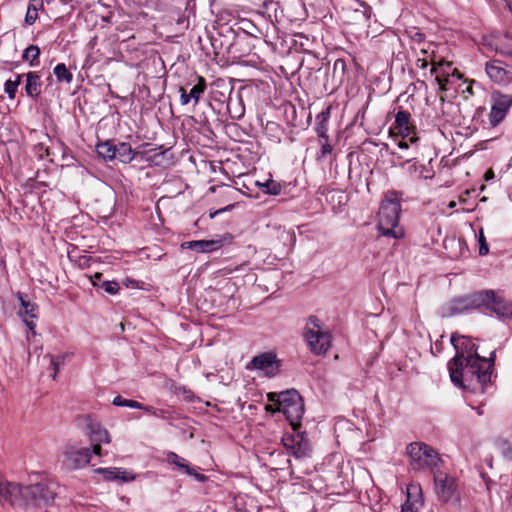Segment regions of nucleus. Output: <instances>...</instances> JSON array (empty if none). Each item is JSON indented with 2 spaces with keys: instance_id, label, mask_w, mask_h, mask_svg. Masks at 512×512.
I'll return each mask as SVG.
<instances>
[{
  "instance_id": "obj_1",
  "label": "nucleus",
  "mask_w": 512,
  "mask_h": 512,
  "mask_svg": "<svg viewBox=\"0 0 512 512\" xmlns=\"http://www.w3.org/2000/svg\"><path fill=\"white\" fill-rule=\"evenodd\" d=\"M450 341L456 350L448 363L451 381L463 389L484 393L485 387L491 382L495 350L489 353V357L481 356L479 347L471 338L457 333L451 335Z\"/></svg>"
},
{
  "instance_id": "obj_2",
  "label": "nucleus",
  "mask_w": 512,
  "mask_h": 512,
  "mask_svg": "<svg viewBox=\"0 0 512 512\" xmlns=\"http://www.w3.org/2000/svg\"><path fill=\"white\" fill-rule=\"evenodd\" d=\"M400 212L401 194L394 190L388 191L378 212L377 228L382 235L395 239L404 236V230L399 226Z\"/></svg>"
},
{
  "instance_id": "obj_3",
  "label": "nucleus",
  "mask_w": 512,
  "mask_h": 512,
  "mask_svg": "<svg viewBox=\"0 0 512 512\" xmlns=\"http://www.w3.org/2000/svg\"><path fill=\"white\" fill-rule=\"evenodd\" d=\"M410 465L413 470H436L441 463L438 452L424 442H413L407 446Z\"/></svg>"
},
{
  "instance_id": "obj_4",
  "label": "nucleus",
  "mask_w": 512,
  "mask_h": 512,
  "mask_svg": "<svg viewBox=\"0 0 512 512\" xmlns=\"http://www.w3.org/2000/svg\"><path fill=\"white\" fill-rule=\"evenodd\" d=\"M304 336L309 349L314 354H324L331 346V334L322 328L320 320L316 316H310L305 326Z\"/></svg>"
},
{
  "instance_id": "obj_5",
  "label": "nucleus",
  "mask_w": 512,
  "mask_h": 512,
  "mask_svg": "<svg viewBox=\"0 0 512 512\" xmlns=\"http://www.w3.org/2000/svg\"><path fill=\"white\" fill-rule=\"evenodd\" d=\"M58 484L50 479L26 486V506H47L57 495Z\"/></svg>"
},
{
  "instance_id": "obj_6",
  "label": "nucleus",
  "mask_w": 512,
  "mask_h": 512,
  "mask_svg": "<svg viewBox=\"0 0 512 512\" xmlns=\"http://www.w3.org/2000/svg\"><path fill=\"white\" fill-rule=\"evenodd\" d=\"M278 412H282L293 430H298L301 425V419L304 415V403L299 392L295 389L285 391L284 399L279 407H276Z\"/></svg>"
},
{
  "instance_id": "obj_7",
  "label": "nucleus",
  "mask_w": 512,
  "mask_h": 512,
  "mask_svg": "<svg viewBox=\"0 0 512 512\" xmlns=\"http://www.w3.org/2000/svg\"><path fill=\"white\" fill-rule=\"evenodd\" d=\"M489 299H493V290H483L455 298L450 302L447 308V314L454 316L480 309L484 306L485 301H489Z\"/></svg>"
},
{
  "instance_id": "obj_8",
  "label": "nucleus",
  "mask_w": 512,
  "mask_h": 512,
  "mask_svg": "<svg viewBox=\"0 0 512 512\" xmlns=\"http://www.w3.org/2000/svg\"><path fill=\"white\" fill-rule=\"evenodd\" d=\"M62 463L69 470H77L87 466L91 461V449L66 444L62 449Z\"/></svg>"
},
{
  "instance_id": "obj_9",
  "label": "nucleus",
  "mask_w": 512,
  "mask_h": 512,
  "mask_svg": "<svg viewBox=\"0 0 512 512\" xmlns=\"http://www.w3.org/2000/svg\"><path fill=\"white\" fill-rule=\"evenodd\" d=\"M148 146L149 144H144L138 150H133L129 143L120 142L116 145V157L125 164L133 160L154 162L155 158L163 153H156V149H146Z\"/></svg>"
},
{
  "instance_id": "obj_10",
  "label": "nucleus",
  "mask_w": 512,
  "mask_h": 512,
  "mask_svg": "<svg viewBox=\"0 0 512 512\" xmlns=\"http://www.w3.org/2000/svg\"><path fill=\"white\" fill-rule=\"evenodd\" d=\"M433 474L434 488L439 500L443 502L458 500L459 493L456 479L439 470H435Z\"/></svg>"
},
{
  "instance_id": "obj_11",
  "label": "nucleus",
  "mask_w": 512,
  "mask_h": 512,
  "mask_svg": "<svg viewBox=\"0 0 512 512\" xmlns=\"http://www.w3.org/2000/svg\"><path fill=\"white\" fill-rule=\"evenodd\" d=\"M26 486L9 482L0 477V502H6L11 506H26Z\"/></svg>"
},
{
  "instance_id": "obj_12",
  "label": "nucleus",
  "mask_w": 512,
  "mask_h": 512,
  "mask_svg": "<svg viewBox=\"0 0 512 512\" xmlns=\"http://www.w3.org/2000/svg\"><path fill=\"white\" fill-rule=\"evenodd\" d=\"M280 361L273 352H264L254 356L247 364L248 370L262 371L267 377H274L280 371Z\"/></svg>"
},
{
  "instance_id": "obj_13",
  "label": "nucleus",
  "mask_w": 512,
  "mask_h": 512,
  "mask_svg": "<svg viewBox=\"0 0 512 512\" xmlns=\"http://www.w3.org/2000/svg\"><path fill=\"white\" fill-rule=\"evenodd\" d=\"M512 106V96L501 93L492 95V106L489 113L490 124L497 126L507 115Z\"/></svg>"
},
{
  "instance_id": "obj_14",
  "label": "nucleus",
  "mask_w": 512,
  "mask_h": 512,
  "mask_svg": "<svg viewBox=\"0 0 512 512\" xmlns=\"http://www.w3.org/2000/svg\"><path fill=\"white\" fill-rule=\"evenodd\" d=\"M297 438L299 439L289 435L282 438V443L285 448L291 450L292 455L297 459L309 456L311 448L308 441L304 440L302 436H297Z\"/></svg>"
},
{
  "instance_id": "obj_15",
  "label": "nucleus",
  "mask_w": 512,
  "mask_h": 512,
  "mask_svg": "<svg viewBox=\"0 0 512 512\" xmlns=\"http://www.w3.org/2000/svg\"><path fill=\"white\" fill-rule=\"evenodd\" d=\"M509 66L500 60H492L487 62L485 70L490 79L496 83H504L508 81L511 71Z\"/></svg>"
},
{
  "instance_id": "obj_16",
  "label": "nucleus",
  "mask_w": 512,
  "mask_h": 512,
  "mask_svg": "<svg viewBox=\"0 0 512 512\" xmlns=\"http://www.w3.org/2000/svg\"><path fill=\"white\" fill-rule=\"evenodd\" d=\"M483 307H486L487 309L493 311L499 317L512 319V303L496 295L494 291L493 299L485 301Z\"/></svg>"
},
{
  "instance_id": "obj_17",
  "label": "nucleus",
  "mask_w": 512,
  "mask_h": 512,
  "mask_svg": "<svg viewBox=\"0 0 512 512\" xmlns=\"http://www.w3.org/2000/svg\"><path fill=\"white\" fill-rule=\"evenodd\" d=\"M225 243L222 240H193L181 244L182 249L193 250L198 253H210L220 249Z\"/></svg>"
},
{
  "instance_id": "obj_18",
  "label": "nucleus",
  "mask_w": 512,
  "mask_h": 512,
  "mask_svg": "<svg viewBox=\"0 0 512 512\" xmlns=\"http://www.w3.org/2000/svg\"><path fill=\"white\" fill-rule=\"evenodd\" d=\"M347 6L355 13V20L362 25H368L370 22L372 8L362 0H347Z\"/></svg>"
},
{
  "instance_id": "obj_19",
  "label": "nucleus",
  "mask_w": 512,
  "mask_h": 512,
  "mask_svg": "<svg viewBox=\"0 0 512 512\" xmlns=\"http://www.w3.org/2000/svg\"><path fill=\"white\" fill-rule=\"evenodd\" d=\"M411 115L408 111L400 110L395 115L394 129L402 138H407L414 133L415 127L410 123Z\"/></svg>"
},
{
  "instance_id": "obj_20",
  "label": "nucleus",
  "mask_w": 512,
  "mask_h": 512,
  "mask_svg": "<svg viewBox=\"0 0 512 512\" xmlns=\"http://www.w3.org/2000/svg\"><path fill=\"white\" fill-rule=\"evenodd\" d=\"M19 300L21 302L22 310L19 311V315L23 318L26 326L29 328V330L32 332L33 335L36 334L35 332V323L33 320L30 319L37 318V310L38 307L36 304L31 303L29 301H26L22 295L19 294Z\"/></svg>"
},
{
  "instance_id": "obj_21",
  "label": "nucleus",
  "mask_w": 512,
  "mask_h": 512,
  "mask_svg": "<svg viewBox=\"0 0 512 512\" xmlns=\"http://www.w3.org/2000/svg\"><path fill=\"white\" fill-rule=\"evenodd\" d=\"M88 436L92 443H104L108 444L111 442L109 432L98 422H91L87 426Z\"/></svg>"
},
{
  "instance_id": "obj_22",
  "label": "nucleus",
  "mask_w": 512,
  "mask_h": 512,
  "mask_svg": "<svg viewBox=\"0 0 512 512\" xmlns=\"http://www.w3.org/2000/svg\"><path fill=\"white\" fill-rule=\"evenodd\" d=\"M25 76V92L29 97L36 99L41 93V78L36 72H28Z\"/></svg>"
},
{
  "instance_id": "obj_23",
  "label": "nucleus",
  "mask_w": 512,
  "mask_h": 512,
  "mask_svg": "<svg viewBox=\"0 0 512 512\" xmlns=\"http://www.w3.org/2000/svg\"><path fill=\"white\" fill-rule=\"evenodd\" d=\"M494 49L496 52L512 57V35L503 34L495 37Z\"/></svg>"
},
{
  "instance_id": "obj_24",
  "label": "nucleus",
  "mask_w": 512,
  "mask_h": 512,
  "mask_svg": "<svg viewBox=\"0 0 512 512\" xmlns=\"http://www.w3.org/2000/svg\"><path fill=\"white\" fill-rule=\"evenodd\" d=\"M330 116V109L322 111L316 117V132L319 138L328 141V120Z\"/></svg>"
},
{
  "instance_id": "obj_25",
  "label": "nucleus",
  "mask_w": 512,
  "mask_h": 512,
  "mask_svg": "<svg viewBox=\"0 0 512 512\" xmlns=\"http://www.w3.org/2000/svg\"><path fill=\"white\" fill-rule=\"evenodd\" d=\"M96 152L105 161H112L116 158V145L111 141H104L96 145Z\"/></svg>"
},
{
  "instance_id": "obj_26",
  "label": "nucleus",
  "mask_w": 512,
  "mask_h": 512,
  "mask_svg": "<svg viewBox=\"0 0 512 512\" xmlns=\"http://www.w3.org/2000/svg\"><path fill=\"white\" fill-rule=\"evenodd\" d=\"M43 0H30L25 16V23L32 25L38 18V11L43 9Z\"/></svg>"
},
{
  "instance_id": "obj_27",
  "label": "nucleus",
  "mask_w": 512,
  "mask_h": 512,
  "mask_svg": "<svg viewBox=\"0 0 512 512\" xmlns=\"http://www.w3.org/2000/svg\"><path fill=\"white\" fill-rule=\"evenodd\" d=\"M196 79L197 83L188 92L190 99L194 101V105H196L199 102L201 95L205 92L207 88V83L204 77L197 76Z\"/></svg>"
},
{
  "instance_id": "obj_28",
  "label": "nucleus",
  "mask_w": 512,
  "mask_h": 512,
  "mask_svg": "<svg viewBox=\"0 0 512 512\" xmlns=\"http://www.w3.org/2000/svg\"><path fill=\"white\" fill-rule=\"evenodd\" d=\"M257 185L260 187L263 193L269 195H279L282 191V185L273 179H268L264 183L257 182Z\"/></svg>"
},
{
  "instance_id": "obj_29",
  "label": "nucleus",
  "mask_w": 512,
  "mask_h": 512,
  "mask_svg": "<svg viewBox=\"0 0 512 512\" xmlns=\"http://www.w3.org/2000/svg\"><path fill=\"white\" fill-rule=\"evenodd\" d=\"M40 55V49L36 45H30L28 46L22 55V59L24 61L29 62L30 66H36L38 65V58Z\"/></svg>"
},
{
  "instance_id": "obj_30",
  "label": "nucleus",
  "mask_w": 512,
  "mask_h": 512,
  "mask_svg": "<svg viewBox=\"0 0 512 512\" xmlns=\"http://www.w3.org/2000/svg\"><path fill=\"white\" fill-rule=\"evenodd\" d=\"M22 76L20 74L15 75L14 80H7L4 84V91L8 95V98L15 99L19 85L21 84Z\"/></svg>"
},
{
  "instance_id": "obj_31",
  "label": "nucleus",
  "mask_w": 512,
  "mask_h": 512,
  "mask_svg": "<svg viewBox=\"0 0 512 512\" xmlns=\"http://www.w3.org/2000/svg\"><path fill=\"white\" fill-rule=\"evenodd\" d=\"M54 75L57 81L70 83L73 79L72 73L67 69L64 63H59L54 67Z\"/></svg>"
},
{
  "instance_id": "obj_32",
  "label": "nucleus",
  "mask_w": 512,
  "mask_h": 512,
  "mask_svg": "<svg viewBox=\"0 0 512 512\" xmlns=\"http://www.w3.org/2000/svg\"><path fill=\"white\" fill-rule=\"evenodd\" d=\"M166 460L169 464H172L179 468V470L183 471L184 473H190L189 471V465L187 464L186 460L179 455H177L174 452H169L166 456Z\"/></svg>"
},
{
  "instance_id": "obj_33",
  "label": "nucleus",
  "mask_w": 512,
  "mask_h": 512,
  "mask_svg": "<svg viewBox=\"0 0 512 512\" xmlns=\"http://www.w3.org/2000/svg\"><path fill=\"white\" fill-rule=\"evenodd\" d=\"M47 357H49V359H50V366L53 370V373L51 375L52 379L55 380L57 377V374L59 372V367L61 364H64L67 355L63 354V355H59L56 357L52 356V355H47Z\"/></svg>"
},
{
  "instance_id": "obj_34",
  "label": "nucleus",
  "mask_w": 512,
  "mask_h": 512,
  "mask_svg": "<svg viewBox=\"0 0 512 512\" xmlns=\"http://www.w3.org/2000/svg\"><path fill=\"white\" fill-rule=\"evenodd\" d=\"M97 472L103 474L107 480H117L119 474H127V471L121 468H99Z\"/></svg>"
},
{
  "instance_id": "obj_35",
  "label": "nucleus",
  "mask_w": 512,
  "mask_h": 512,
  "mask_svg": "<svg viewBox=\"0 0 512 512\" xmlns=\"http://www.w3.org/2000/svg\"><path fill=\"white\" fill-rule=\"evenodd\" d=\"M113 405L120 407H129V408H142L141 403L135 400L124 399L121 396H117L113 399Z\"/></svg>"
},
{
  "instance_id": "obj_36",
  "label": "nucleus",
  "mask_w": 512,
  "mask_h": 512,
  "mask_svg": "<svg viewBox=\"0 0 512 512\" xmlns=\"http://www.w3.org/2000/svg\"><path fill=\"white\" fill-rule=\"evenodd\" d=\"M478 242H479V254L481 256H484V255L488 254L489 247H488V244H487V241H486L483 229H480V231H479Z\"/></svg>"
},
{
  "instance_id": "obj_37",
  "label": "nucleus",
  "mask_w": 512,
  "mask_h": 512,
  "mask_svg": "<svg viewBox=\"0 0 512 512\" xmlns=\"http://www.w3.org/2000/svg\"><path fill=\"white\" fill-rule=\"evenodd\" d=\"M100 287L111 295L117 294L119 291V284L116 281H103Z\"/></svg>"
},
{
  "instance_id": "obj_38",
  "label": "nucleus",
  "mask_w": 512,
  "mask_h": 512,
  "mask_svg": "<svg viewBox=\"0 0 512 512\" xmlns=\"http://www.w3.org/2000/svg\"><path fill=\"white\" fill-rule=\"evenodd\" d=\"M425 170V166L418 163H412L408 167V173L411 176H415L417 178H421L423 176V172Z\"/></svg>"
},
{
  "instance_id": "obj_39",
  "label": "nucleus",
  "mask_w": 512,
  "mask_h": 512,
  "mask_svg": "<svg viewBox=\"0 0 512 512\" xmlns=\"http://www.w3.org/2000/svg\"><path fill=\"white\" fill-rule=\"evenodd\" d=\"M285 391L282 392H270L267 394V399L273 402L276 407H279L284 399Z\"/></svg>"
},
{
  "instance_id": "obj_40",
  "label": "nucleus",
  "mask_w": 512,
  "mask_h": 512,
  "mask_svg": "<svg viewBox=\"0 0 512 512\" xmlns=\"http://www.w3.org/2000/svg\"><path fill=\"white\" fill-rule=\"evenodd\" d=\"M321 150L319 158H324L326 155L332 153V146L328 143V141L324 140V142H320Z\"/></svg>"
},
{
  "instance_id": "obj_41",
  "label": "nucleus",
  "mask_w": 512,
  "mask_h": 512,
  "mask_svg": "<svg viewBox=\"0 0 512 512\" xmlns=\"http://www.w3.org/2000/svg\"><path fill=\"white\" fill-rule=\"evenodd\" d=\"M418 140H419V138L417 136H415V134L413 133V135L411 134L409 136V140L408 141H405V140L399 141L398 142V147L400 149H407L409 147V143L414 144Z\"/></svg>"
},
{
  "instance_id": "obj_42",
  "label": "nucleus",
  "mask_w": 512,
  "mask_h": 512,
  "mask_svg": "<svg viewBox=\"0 0 512 512\" xmlns=\"http://www.w3.org/2000/svg\"><path fill=\"white\" fill-rule=\"evenodd\" d=\"M179 92H180V103L182 105H187L191 101V99L188 95V92L183 87L179 88Z\"/></svg>"
},
{
  "instance_id": "obj_43",
  "label": "nucleus",
  "mask_w": 512,
  "mask_h": 512,
  "mask_svg": "<svg viewBox=\"0 0 512 512\" xmlns=\"http://www.w3.org/2000/svg\"><path fill=\"white\" fill-rule=\"evenodd\" d=\"M190 473H187L188 475L194 477L199 482H205L207 480V477L204 474L196 472L194 468H191L189 466Z\"/></svg>"
},
{
  "instance_id": "obj_44",
  "label": "nucleus",
  "mask_w": 512,
  "mask_h": 512,
  "mask_svg": "<svg viewBox=\"0 0 512 512\" xmlns=\"http://www.w3.org/2000/svg\"><path fill=\"white\" fill-rule=\"evenodd\" d=\"M401 512H418V509L414 507V504L408 498L407 501L402 505Z\"/></svg>"
},
{
  "instance_id": "obj_45",
  "label": "nucleus",
  "mask_w": 512,
  "mask_h": 512,
  "mask_svg": "<svg viewBox=\"0 0 512 512\" xmlns=\"http://www.w3.org/2000/svg\"><path fill=\"white\" fill-rule=\"evenodd\" d=\"M153 415L156 417L162 418V419H168L170 413L163 409H156V410H153Z\"/></svg>"
},
{
  "instance_id": "obj_46",
  "label": "nucleus",
  "mask_w": 512,
  "mask_h": 512,
  "mask_svg": "<svg viewBox=\"0 0 512 512\" xmlns=\"http://www.w3.org/2000/svg\"><path fill=\"white\" fill-rule=\"evenodd\" d=\"M135 479V476L127 471V474H119L117 480H121L123 482H129Z\"/></svg>"
},
{
  "instance_id": "obj_47",
  "label": "nucleus",
  "mask_w": 512,
  "mask_h": 512,
  "mask_svg": "<svg viewBox=\"0 0 512 512\" xmlns=\"http://www.w3.org/2000/svg\"><path fill=\"white\" fill-rule=\"evenodd\" d=\"M101 443H92V450H91V454L94 453L95 455L97 456H101L102 455V448H101Z\"/></svg>"
},
{
  "instance_id": "obj_48",
  "label": "nucleus",
  "mask_w": 512,
  "mask_h": 512,
  "mask_svg": "<svg viewBox=\"0 0 512 512\" xmlns=\"http://www.w3.org/2000/svg\"><path fill=\"white\" fill-rule=\"evenodd\" d=\"M503 455L507 458H511L512 459V445H507L504 449H503Z\"/></svg>"
},
{
  "instance_id": "obj_49",
  "label": "nucleus",
  "mask_w": 512,
  "mask_h": 512,
  "mask_svg": "<svg viewBox=\"0 0 512 512\" xmlns=\"http://www.w3.org/2000/svg\"><path fill=\"white\" fill-rule=\"evenodd\" d=\"M416 64L417 67L421 69H426L428 67V61L426 59H418Z\"/></svg>"
},
{
  "instance_id": "obj_50",
  "label": "nucleus",
  "mask_w": 512,
  "mask_h": 512,
  "mask_svg": "<svg viewBox=\"0 0 512 512\" xmlns=\"http://www.w3.org/2000/svg\"><path fill=\"white\" fill-rule=\"evenodd\" d=\"M141 407L142 408H139L140 410H144L145 412H148L151 414H153V410H156V408H154L153 406H146V405H143L142 403H141Z\"/></svg>"
},
{
  "instance_id": "obj_51",
  "label": "nucleus",
  "mask_w": 512,
  "mask_h": 512,
  "mask_svg": "<svg viewBox=\"0 0 512 512\" xmlns=\"http://www.w3.org/2000/svg\"><path fill=\"white\" fill-rule=\"evenodd\" d=\"M425 38V35L421 32H416L415 35L413 36V39L418 41V42H421L423 41Z\"/></svg>"
},
{
  "instance_id": "obj_52",
  "label": "nucleus",
  "mask_w": 512,
  "mask_h": 512,
  "mask_svg": "<svg viewBox=\"0 0 512 512\" xmlns=\"http://www.w3.org/2000/svg\"><path fill=\"white\" fill-rule=\"evenodd\" d=\"M40 151H43V153L40 154V157L48 156L49 155V148L44 147L42 144L39 145Z\"/></svg>"
},
{
  "instance_id": "obj_53",
  "label": "nucleus",
  "mask_w": 512,
  "mask_h": 512,
  "mask_svg": "<svg viewBox=\"0 0 512 512\" xmlns=\"http://www.w3.org/2000/svg\"><path fill=\"white\" fill-rule=\"evenodd\" d=\"M493 177H494V172H493L491 169H489V170L485 173V175H484V178H485V180H486V181H488V180L492 179Z\"/></svg>"
},
{
  "instance_id": "obj_54",
  "label": "nucleus",
  "mask_w": 512,
  "mask_h": 512,
  "mask_svg": "<svg viewBox=\"0 0 512 512\" xmlns=\"http://www.w3.org/2000/svg\"><path fill=\"white\" fill-rule=\"evenodd\" d=\"M266 410H267V411H277V410H276V408H273L271 405H268V406L266 407Z\"/></svg>"
},
{
  "instance_id": "obj_55",
  "label": "nucleus",
  "mask_w": 512,
  "mask_h": 512,
  "mask_svg": "<svg viewBox=\"0 0 512 512\" xmlns=\"http://www.w3.org/2000/svg\"><path fill=\"white\" fill-rule=\"evenodd\" d=\"M220 211H221V210L216 211V212H214V213H211V214H210V218H213V217H214L217 213H219Z\"/></svg>"
},
{
  "instance_id": "obj_56",
  "label": "nucleus",
  "mask_w": 512,
  "mask_h": 512,
  "mask_svg": "<svg viewBox=\"0 0 512 512\" xmlns=\"http://www.w3.org/2000/svg\"><path fill=\"white\" fill-rule=\"evenodd\" d=\"M100 277H101V274H99V273L95 274V278L100 279Z\"/></svg>"
},
{
  "instance_id": "obj_57",
  "label": "nucleus",
  "mask_w": 512,
  "mask_h": 512,
  "mask_svg": "<svg viewBox=\"0 0 512 512\" xmlns=\"http://www.w3.org/2000/svg\"><path fill=\"white\" fill-rule=\"evenodd\" d=\"M509 167H512V157L510 158L509 160V164H508Z\"/></svg>"
}]
</instances>
